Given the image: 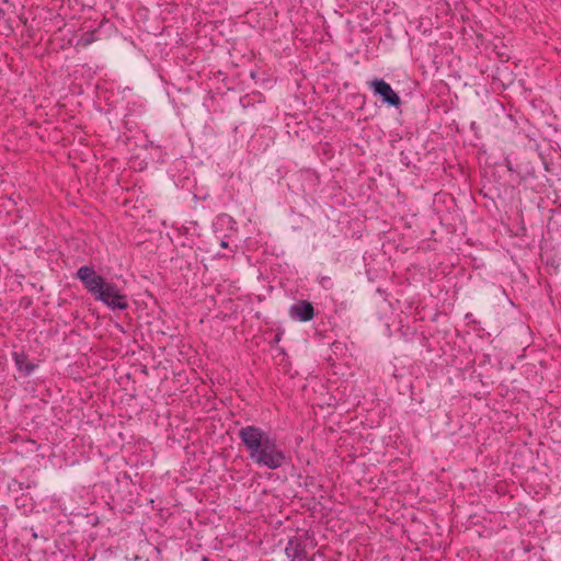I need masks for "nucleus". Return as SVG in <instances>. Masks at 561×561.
<instances>
[{"mask_svg":"<svg viewBox=\"0 0 561 561\" xmlns=\"http://www.w3.org/2000/svg\"><path fill=\"white\" fill-rule=\"evenodd\" d=\"M249 459L259 467L276 470L289 463L290 456L278 444L277 438L256 425H245L238 431Z\"/></svg>","mask_w":561,"mask_h":561,"instance_id":"nucleus-1","label":"nucleus"},{"mask_svg":"<svg viewBox=\"0 0 561 561\" xmlns=\"http://www.w3.org/2000/svg\"><path fill=\"white\" fill-rule=\"evenodd\" d=\"M76 277L95 300L101 301L111 310H126L128 298L122 289L112 282L99 275L93 266L83 265L78 268Z\"/></svg>","mask_w":561,"mask_h":561,"instance_id":"nucleus-2","label":"nucleus"},{"mask_svg":"<svg viewBox=\"0 0 561 561\" xmlns=\"http://www.w3.org/2000/svg\"><path fill=\"white\" fill-rule=\"evenodd\" d=\"M317 542L308 535L295 536L288 540L285 552L291 561H324V556L313 550Z\"/></svg>","mask_w":561,"mask_h":561,"instance_id":"nucleus-3","label":"nucleus"},{"mask_svg":"<svg viewBox=\"0 0 561 561\" xmlns=\"http://www.w3.org/2000/svg\"><path fill=\"white\" fill-rule=\"evenodd\" d=\"M375 95H379L383 103L398 107L401 104L400 96L393 91L391 85L383 79L375 78L368 82Z\"/></svg>","mask_w":561,"mask_h":561,"instance_id":"nucleus-4","label":"nucleus"},{"mask_svg":"<svg viewBox=\"0 0 561 561\" xmlns=\"http://www.w3.org/2000/svg\"><path fill=\"white\" fill-rule=\"evenodd\" d=\"M289 314L295 320L308 322L314 317V308L311 302L299 300L290 307Z\"/></svg>","mask_w":561,"mask_h":561,"instance_id":"nucleus-5","label":"nucleus"},{"mask_svg":"<svg viewBox=\"0 0 561 561\" xmlns=\"http://www.w3.org/2000/svg\"><path fill=\"white\" fill-rule=\"evenodd\" d=\"M12 358L18 370L23 373L24 376H30L37 367L36 364L28 360V357L24 352H13Z\"/></svg>","mask_w":561,"mask_h":561,"instance_id":"nucleus-6","label":"nucleus"},{"mask_svg":"<svg viewBox=\"0 0 561 561\" xmlns=\"http://www.w3.org/2000/svg\"><path fill=\"white\" fill-rule=\"evenodd\" d=\"M81 42L83 46H88L89 44H91L93 42L92 34H85V36L82 37Z\"/></svg>","mask_w":561,"mask_h":561,"instance_id":"nucleus-7","label":"nucleus"},{"mask_svg":"<svg viewBox=\"0 0 561 561\" xmlns=\"http://www.w3.org/2000/svg\"><path fill=\"white\" fill-rule=\"evenodd\" d=\"M220 245H221V248H227L228 247V242L221 241Z\"/></svg>","mask_w":561,"mask_h":561,"instance_id":"nucleus-8","label":"nucleus"}]
</instances>
